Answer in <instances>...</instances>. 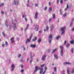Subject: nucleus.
Listing matches in <instances>:
<instances>
[{
  "instance_id": "56",
  "label": "nucleus",
  "mask_w": 74,
  "mask_h": 74,
  "mask_svg": "<svg viewBox=\"0 0 74 74\" xmlns=\"http://www.w3.org/2000/svg\"><path fill=\"white\" fill-rule=\"evenodd\" d=\"M74 21V19H73L72 20H71V22H73Z\"/></svg>"
},
{
  "instance_id": "25",
  "label": "nucleus",
  "mask_w": 74,
  "mask_h": 74,
  "mask_svg": "<svg viewBox=\"0 0 74 74\" xmlns=\"http://www.w3.org/2000/svg\"><path fill=\"white\" fill-rule=\"evenodd\" d=\"M64 17H66L67 16V13L66 12L63 15Z\"/></svg>"
},
{
  "instance_id": "10",
  "label": "nucleus",
  "mask_w": 74,
  "mask_h": 74,
  "mask_svg": "<svg viewBox=\"0 0 74 74\" xmlns=\"http://www.w3.org/2000/svg\"><path fill=\"white\" fill-rule=\"evenodd\" d=\"M5 25L6 27H8V23L7 22V20H6L5 21Z\"/></svg>"
},
{
  "instance_id": "23",
  "label": "nucleus",
  "mask_w": 74,
  "mask_h": 74,
  "mask_svg": "<svg viewBox=\"0 0 74 74\" xmlns=\"http://www.w3.org/2000/svg\"><path fill=\"white\" fill-rule=\"evenodd\" d=\"M58 49H55L53 50V51L52 52V53H54V52H55Z\"/></svg>"
},
{
  "instance_id": "62",
  "label": "nucleus",
  "mask_w": 74,
  "mask_h": 74,
  "mask_svg": "<svg viewBox=\"0 0 74 74\" xmlns=\"http://www.w3.org/2000/svg\"><path fill=\"white\" fill-rule=\"evenodd\" d=\"M44 65H41L40 67H44Z\"/></svg>"
},
{
  "instance_id": "36",
  "label": "nucleus",
  "mask_w": 74,
  "mask_h": 74,
  "mask_svg": "<svg viewBox=\"0 0 74 74\" xmlns=\"http://www.w3.org/2000/svg\"><path fill=\"white\" fill-rule=\"evenodd\" d=\"M21 54H19L18 55V58H21Z\"/></svg>"
},
{
  "instance_id": "9",
  "label": "nucleus",
  "mask_w": 74,
  "mask_h": 74,
  "mask_svg": "<svg viewBox=\"0 0 74 74\" xmlns=\"http://www.w3.org/2000/svg\"><path fill=\"white\" fill-rule=\"evenodd\" d=\"M30 47L32 48H35L36 47V44H34V45L33 44H31L30 45Z\"/></svg>"
},
{
  "instance_id": "24",
  "label": "nucleus",
  "mask_w": 74,
  "mask_h": 74,
  "mask_svg": "<svg viewBox=\"0 0 74 74\" xmlns=\"http://www.w3.org/2000/svg\"><path fill=\"white\" fill-rule=\"evenodd\" d=\"M2 34L3 36V37H5V33H4V32H3L2 33Z\"/></svg>"
},
{
  "instance_id": "60",
  "label": "nucleus",
  "mask_w": 74,
  "mask_h": 74,
  "mask_svg": "<svg viewBox=\"0 0 74 74\" xmlns=\"http://www.w3.org/2000/svg\"><path fill=\"white\" fill-rule=\"evenodd\" d=\"M38 4H35V7H38Z\"/></svg>"
},
{
  "instance_id": "19",
  "label": "nucleus",
  "mask_w": 74,
  "mask_h": 74,
  "mask_svg": "<svg viewBox=\"0 0 74 74\" xmlns=\"http://www.w3.org/2000/svg\"><path fill=\"white\" fill-rule=\"evenodd\" d=\"M64 64H71L69 62H65Z\"/></svg>"
},
{
  "instance_id": "64",
  "label": "nucleus",
  "mask_w": 74,
  "mask_h": 74,
  "mask_svg": "<svg viewBox=\"0 0 74 74\" xmlns=\"http://www.w3.org/2000/svg\"><path fill=\"white\" fill-rule=\"evenodd\" d=\"M72 31H74V28H72Z\"/></svg>"
},
{
  "instance_id": "45",
  "label": "nucleus",
  "mask_w": 74,
  "mask_h": 74,
  "mask_svg": "<svg viewBox=\"0 0 74 74\" xmlns=\"http://www.w3.org/2000/svg\"><path fill=\"white\" fill-rule=\"evenodd\" d=\"M51 2H49V6H51Z\"/></svg>"
},
{
  "instance_id": "47",
  "label": "nucleus",
  "mask_w": 74,
  "mask_h": 74,
  "mask_svg": "<svg viewBox=\"0 0 74 74\" xmlns=\"http://www.w3.org/2000/svg\"><path fill=\"white\" fill-rule=\"evenodd\" d=\"M42 30H41V31H39V33H42Z\"/></svg>"
},
{
  "instance_id": "53",
  "label": "nucleus",
  "mask_w": 74,
  "mask_h": 74,
  "mask_svg": "<svg viewBox=\"0 0 74 74\" xmlns=\"http://www.w3.org/2000/svg\"><path fill=\"white\" fill-rule=\"evenodd\" d=\"M23 67H24V66H23V65H21V67L22 68H23Z\"/></svg>"
},
{
  "instance_id": "38",
  "label": "nucleus",
  "mask_w": 74,
  "mask_h": 74,
  "mask_svg": "<svg viewBox=\"0 0 74 74\" xmlns=\"http://www.w3.org/2000/svg\"><path fill=\"white\" fill-rule=\"evenodd\" d=\"M60 3L61 4H63V0H61L60 1Z\"/></svg>"
},
{
  "instance_id": "35",
  "label": "nucleus",
  "mask_w": 74,
  "mask_h": 74,
  "mask_svg": "<svg viewBox=\"0 0 74 74\" xmlns=\"http://www.w3.org/2000/svg\"><path fill=\"white\" fill-rule=\"evenodd\" d=\"M71 52L72 53H73V48H72L71 49Z\"/></svg>"
},
{
  "instance_id": "48",
  "label": "nucleus",
  "mask_w": 74,
  "mask_h": 74,
  "mask_svg": "<svg viewBox=\"0 0 74 74\" xmlns=\"http://www.w3.org/2000/svg\"><path fill=\"white\" fill-rule=\"evenodd\" d=\"M51 18H50L49 19V22H51Z\"/></svg>"
},
{
  "instance_id": "32",
  "label": "nucleus",
  "mask_w": 74,
  "mask_h": 74,
  "mask_svg": "<svg viewBox=\"0 0 74 74\" xmlns=\"http://www.w3.org/2000/svg\"><path fill=\"white\" fill-rule=\"evenodd\" d=\"M30 57H31V58L32 59H33V57H32V53H30Z\"/></svg>"
},
{
  "instance_id": "7",
  "label": "nucleus",
  "mask_w": 74,
  "mask_h": 74,
  "mask_svg": "<svg viewBox=\"0 0 74 74\" xmlns=\"http://www.w3.org/2000/svg\"><path fill=\"white\" fill-rule=\"evenodd\" d=\"M32 39L30 38H29H29H28L26 41V42H25V43L26 44H27V42H30V41H31V39Z\"/></svg>"
},
{
  "instance_id": "51",
  "label": "nucleus",
  "mask_w": 74,
  "mask_h": 74,
  "mask_svg": "<svg viewBox=\"0 0 74 74\" xmlns=\"http://www.w3.org/2000/svg\"><path fill=\"white\" fill-rule=\"evenodd\" d=\"M3 5H4L3 3H1L0 5V6H2Z\"/></svg>"
},
{
  "instance_id": "50",
  "label": "nucleus",
  "mask_w": 74,
  "mask_h": 74,
  "mask_svg": "<svg viewBox=\"0 0 74 74\" xmlns=\"http://www.w3.org/2000/svg\"><path fill=\"white\" fill-rule=\"evenodd\" d=\"M47 52L49 53V52H50V50L49 49L47 50Z\"/></svg>"
},
{
  "instance_id": "52",
  "label": "nucleus",
  "mask_w": 74,
  "mask_h": 74,
  "mask_svg": "<svg viewBox=\"0 0 74 74\" xmlns=\"http://www.w3.org/2000/svg\"><path fill=\"white\" fill-rule=\"evenodd\" d=\"M46 72V70H45L42 73V74H44Z\"/></svg>"
},
{
  "instance_id": "40",
  "label": "nucleus",
  "mask_w": 74,
  "mask_h": 74,
  "mask_svg": "<svg viewBox=\"0 0 74 74\" xmlns=\"http://www.w3.org/2000/svg\"><path fill=\"white\" fill-rule=\"evenodd\" d=\"M25 22H27V18L26 17H25Z\"/></svg>"
},
{
  "instance_id": "54",
  "label": "nucleus",
  "mask_w": 74,
  "mask_h": 74,
  "mask_svg": "<svg viewBox=\"0 0 74 74\" xmlns=\"http://www.w3.org/2000/svg\"><path fill=\"white\" fill-rule=\"evenodd\" d=\"M5 46V44H2V47H4Z\"/></svg>"
},
{
  "instance_id": "30",
  "label": "nucleus",
  "mask_w": 74,
  "mask_h": 74,
  "mask_svg": "<svg viewBox=\"0 0 74 74\" xmlns=\"http://www.w3.org/2000/svg\"><path fill=\"white\" fill-rule=\"evenodd\" d=\"M38 69H35V70H34V72L33 73V74H34V73H36V72H37V71H38Z\"/></svg>"
},
{
  "instance_id": "18",
  "label": "nucleus",
  "mask_w": 74,
  "mask_h": 74,
  "mask_svg": "<svg viewBox=\"0 0 74 74\" xmlns=\"http://www.w3.org/2000/svg\"><path fill=\"white\" fill-rule=\"evenodd\" d=\"M41 38H39L38 39L37 42H38V43H40L41 42Z\"/></svg>"
},
{
  "instance_id": "12",
  "label": "nucleus",
  "mask_w": 74,
  "mask_h": 74,
  "mask_svg": "<svg viewBox=\"0 0 74 74\" xmlns=\"http://www.w3.org/2000/svg\"><path fill=\"white\" fill-rule=\"evenodd\" d=\"M40 70V74H41L43 72L44 69H43V68L42 67Z\"/></svg>"
},
{
  "instance_id": "49",
  "label": "nucleus",
  "mask_w": 74,
  "mask_h": 74,
  "mask_svg": "<svg viewBox=\"0 0 74 74\" xmlns=\"http://www.w3.org/2000/svg\"><path fill=\"white\" fill-rule=\"evenodd\" d=\"M59 0H57V3L59 4Z\"/></svg>"
},
{
  "instance_id": "43",
  "label": "nucleus",
  "mask_w": 74,
  "mask_h": 74,
  "mask_svg": "<svg viewBox=\"0 0 74 74\" xmlns=\"http://www.w3.org/2000/svg\"><path fill=\"white\" fill-rule=\"evenodd\" d=\"M38 66H36L35 67V69H36V70L38 69Z\"/></svg>"
},
{
  "instance_id": "58",
  "label": "nucleus",
  "mask_w": 74,
  "mask_h": 74,
  "mask_svg": "<svg viewBox=\"0 0 74 74\" xmlns=\"http://www.w3.org/2000/svg\"><path fill=\"white\" fill-rule=\"evenodd\" d=\"M66 44V40H65L64 42V44Z\"/></svg>"
},
{
  "instance_id": "14",
  "label": "nucleus",
  "mask_w": 74,
  "mask_h": 74,
  "mask_svg": "<svg viewBox=\"0 0 74 74\" xmlns=\"http://www.w3.org/2000/svg\"><path fill=\"white\" fill-rule=\"evenodd\" d=\"M14 25L13 26V27L14 29V30H15V29H16V24H15V23H14Z\"/></svg>"
},
{
  "instance_id": "8",
  "label": "nucleus",
  "mask_w": 74,
  "mask_h": 74,
  "mask_svg": "<svg viewBox=\"0 0 74 74\" xmlns=\"http://www.w3.org/2000/svg\"><path fill=\"white\" fill-rule=\"evenodd\" d=\"M50 27V31L51 32H52V30H53V25H51Z\"/></svg>"
},
{
  "instance_id": "33",
  "label": "nucleus",
  "mask_w": 74,
  "mask_h": 74,
  "mask_svg": "<svg viewBox=\"0 0 74 74\" xmlns=\"http://www.w3.org/2000/svg\"><path fill=\"white\" fill-rule=\"evenodd\" d=\"M71 73H72V74H73L74 73V69H72V71H71Z\"/></svg>"
},
{
  "instance_id": "46",
  "label": "nucleus",
  "mask_w": 74,
  "mask_h": 74,
  "mask_svg": "<svg viewBox=\"0 0 74 74\" xmlns=\"http://www.w3.org/2000/svg\"><path fill=\"white\" fill-rule=\"evenodd\" d=\"M21 73H23V72H24V70H23V69H22L21 71Z\"/></svg>"
},
{
  "instance_id": "31",
  "label": "nucleus",
  "mask_w": 74,
  "mask_h": 74,
  "mask_svg": "<svg viewBox=\"0 0 74 74\" xmlns=\"http://www.w3.org/2000/svg\"><path fill=\"white\" fill-rule=\"evenodd\" d=\"M72 24H73V22H71L69 25L70 27H71V25H72Z\"/></svg>"
},
{
  "instance_id": "17",
  "label": "nucleus",
  "mask_w": 74,
  "mask_h": 74,
  "mask_svg": "<svg viewBox=\"0 0 74 74\" xmlns=\"http://www.w3.org/2000/svg\"><path fill=\"white\" fill-rule=\"evenodd\" d=\"M54 58H55L56 59H58V57L56 56L55 54H54Z\"/></svg>"
},
{
  "instance_id": "37",
  "label": "nucleus",
  "mask_w": 74,
  "mask_h": 74,
  "mask_svg": "<svg viewBox=\"0 0 74 74\" xmlns=\"http://www.w3.org/2000/svg\"><path fill=\"white\" fill-rule=\"evenodd\" d=\"M44 10H45V11H46V10H47V7L46 6L44 8Z\"/></svg>"
},
{
  "instance_id": "21",
  "label": "nucleus",
  "mask_w": 74,
  "mask_h": 74,
  "mask_svg": "<svg viewBox=\"0 0 74 74\" xmlns=\"http://www.w3.org/2000/svg\"><path fill=\"white\" fill-rule=\"evenodd\" d=\"M70 43H71V44H74V40L70 41Z\"/></svg>"
},
{
  "instance_id": "39",
  "label": "nucleus",
  "mask_w": 74,
  "mask_h": 74,
  "mask_svg": "<svg viewBox=\"0 0 74 74\" xmlns=\"http://www.w3.org/2000/svg\"><path fill=\"white\" fill-rule=\"evenodd\" d=\"M69 46H70V44H68L66 45V48H68Z\"/></svg>"
},
{
  "instance_id": "6",
  "label": "nucleus",
  "mask_w": 74,
  "mask_h": 74,
  "mask_svg": "<svg viewBox=\"0 0 74 74\" xmlns=\"http://www.w3.org/2000/svg\"><path fill=\"white\" fill-rule=\"evenodd\" d=\"M46 57L47 55H46L43 56L41 58L42 60L43 61H44V60H45V58H46Z\"/></svg>"
},
{
  "instance_id": "63",
  "label": "nucleus",
  "mask_w": 74,
  "mask_h": 74,
  "mask_svg": "<svg viewBox=\"0 0 74 74\" xmlns=\"http://www.w3.org/2000/svg\"><path fill=\"white\" fill-rule=\"evenodd\" d=\"M14 40H13L12 42H11V43H13V42H14Z\"/></svg>"
},
{
  "instance_id": "5",
  "label": "nucleus",
  "mask_w": 74,
  "mask_h": 74,
  "mask_svg": "<svg viewBox=\"0 0 74 74\" xmlns=\"http://www.w3.org/2000/svg\"><path fill=\"white\" fill-rule=\"evenodd\" d=\"M39 29V26L38 25H36L35 27L34 30L36 32H37Z\"/></svg>"
},
{
  "instance_id": "57",
  "label": "nucleus",
  "mask_w": 74,
  "mask_h": 74,
  "mask_svg": "<svg viewBox=\"0 0 74 74\" xmlns=\"http://www.w3.org/2000/svg\"><path fill=\"white\" fill-rule=\"evenodd\" d=\"M1 13H2V14H4V12H3L2 11H1Z\"/></svg>"
},
{
  "instance_id": "3",
  "label": "nucleus",
  "mask_w": 74,
  "mask_h": 74,
  "mask_svg": "<svg viewBox=\"0 0 74 74\" xmlns=\"http://www.w3.org/2000/svg\"><path fill=\"white\" fill-rule=\"evenodd\" d=\"M13 5H18L19 4V1L18 0H14L12 3Z\"/></svg>"
},
{
  "instance_id": "55",
  "label": "nucleus",
  "mask_w": 74,
  "mask_h": 74,
  "mask_svg": "<svg viewBox=\"0 0 74 74\" xmlns=\"http://www.w3.org/2000/svg\"><path fill=\"white\" fill-rule=\"evenodd\" d=\"M67 8H66L65 9H64V11H67Z\"/></svg>"
},
{
  "instance_id": "42",
  "label": "nucleus",
  "mask_w": 74,
  "mask_h": 74,
  "mask_svg": "<svg viewBox=\"0 0 74 74\" xmlns=\"http://www.w3.org/2000/svg\"><path fill=\"white\" fill-rule=\"evenodd\" d=\"M32 36H33V34H31V36L29 37L30 38L32 39Z\"/></svg>"
},
{
  "instance_id": "59",
  "label": "nucleus",
  "mask_w": 74,
  "mask_h": 74,
  "mask_svg": "<svg viewBox=\"0 0 74 74\" xmlns=\"http://www.w3.org/2000/svg\"><path fill=\"white\" fill-rule=\"evenodd\" d=\"M21 62H23V59H21L20 60Z\"/></svg>"
},
{
  "instance_id": "41",
  "label": "nucleus",
  "mask_w": 74,
  "mask_h": 74,
  "mask_svg": "<svg viewBox=\"0 0 74 74\" xmlns=\"http://www.w3.org/2000/svg\"><path fill=\"white\" fill-rule=\"evenodd\" d=\"M66 8H67V9H69V4H67V5H66Z\"/></svg>"
},
{
  "instance_id": "16",
  "label": "nucleus",
  "mask_w": 74,
  "mask_h": 74,
  "mask_svg": "<svg viewBox=\"0 0 74 74\" xmlns=\"http://www.w3.org/2000/svg\"><path fill=\"white\" fill-rule=\"evenodd\" d=\"M29 27V24H27V27L25 30H24V31H25V30H27L28 29V27Z\"/></svg>"
},
{
  "instance_id": "15",
  "label": "nucleus",
  "mask_w": 74,
  "mask_h": 74,
  "mask_svg": "<svg viewBox=\"0 0 74 74\" xmlns=\"http://www.w3.org/2000/svg\"><path fill=\"white\" fill-rule=\"evenodd\" d=\"M35 39H33L32 41H36L37 39V38L36 37H34Z\"/></svg>"
},
{
  "instance_id": "34",
  "label": "nucleus",
  "mask_w": 74,
  "mask_h": 74,
  "mask_svg": "<svg viewBox=\"0 0 74 74\" xmlns=\"http://www.w3.org/2000/svg\"><path fill=\"white\" fill-rule=\"evenodd\" d=\"M5 44L6 46H7L8 45V42L7 41L5 42Z\"/></svg>"
},
{
  "instance_id": "1",
  "label": "nucleus",
  "mask_w": 74,
  "mask_h": 74,
  "mask_svg": "<svg viewBox=\"0 0 74 74\" xmlns=\"http://www.w3.org/2000/svg\"><path fill=\"white\" fill-rule=\"evenodd\" d=\"M60 48L61 49V51H60L61 55L62 56H63V49H64V47L62 46V45H61L60 46Z\"/></svg>"
},
{
  "instance_id": "29",
  "label": "nucleus",
  "mask_w": 74,
  "mask_h": 74,
  "mask_svg": "<svg viewBox=\"0 0 74 74\" xmlns=\"http://www.w3.org/2000/svg\"><path fill=\"white\" fill-rule=\"evenodd\" d=\"M53 19H55V14H53Z\"/></svg>"
},
{
  "instance_id": "11",
  "label": "nucleus",
  "mask_w": 74,
  "mask_h": 74,
  "mask_svg": "<svg viewBox=\"0 0 74 74\" xmlns=\"http://www.w3.org/2000/svg\"><path fill=\"white\" fill-rule=\"evenodd\" d=\"M11 68L12 69H11L12 71H14V67H15V66L14 65H12L11 66Z\"/></svg>"
},
{
  "instance_id": "4",
  "label": "nucleus",
  "mask_w": 74,
  "mask_h": 74,
  "mask_svg": "<svg viewBox=\"0 0 74 74\" xmlns=\"http://www.w3.org/2000/svg\"><path fill=\"white\" fill-rule=\"evenodd\" d=\"M66 29V27H64L60 29L61 30V34H63L65 32L64 30Z\"/></svg>"
},
{
  "instance_id": "22",
  "label": "nucleus",
  "mask_w": 74,
  "mask_h": 74,
  "mask_svg": "<svg viewBox=\"0 0 74 74\" xmlns=\"http://www.w3.org/2000/svg\"><path fill=\"white\" fill-rule=\"evenodd\" d=\"M60 38V36H58L56 38V39L57 40H59V39Z\"/></svg>"
},
{
  "instance_id": "13",
  "label": "nucleus",
  "mask_w": 74,
  "mask_h": 74,
  "mask_svg": "<svg viewBox=\"0 0 74 74\" xmlns=\"http://www.w3.org/2000/svg\"><path fill=\"white\" fill-rule=\"evenodd\" d=\"M38 15V13L37 12H36L35 14V19H37V16Z\"/></svg>"
},
{
  "instance_id": "61",
  "label": "nucleus",
  "mask_w": 74,
  "mask_h": 74,
  "mask_svg": "<svg viewBox=\"0 0 74 74\" xmlns=\"http://www.w3.org/2000/svg\"><path fill=\"white\" fill-rule=\"evenodd\" d=\"M60 12V14L61 15H62V12Z\"/></svg>"
},
{
  "instance_id": "28",
  "label": "nucleus",
  "mask_w": 74,
  "mask_h": 74,
  "mask_svg": "<svg viewBox=\"0 0 74 74\" xmlns=\"http://www.w3.org/2000/svg\"><path fill=\"white\" fill-rule=\"evenodd\" d=\"M69 73V69L68 68L67 69V73H68V74H70Z\"/></svg>"
},
{
  "instance_id": "26",
  "label": "nucleus",
  "mask_w": 74,
  "mask_h": 74,
  "mask_svg": "<svg viewBox=\"0 0 74 74\" xmlns=\"http://www.w3.org/2000/svg\"><path fill=\"white\" fill-rule=\"evenodd\" d=\"M54 71H55L56 72V70H57V68H56V67L54 68Z\"/></svg>"
},
{
  "instance_id": "20",
  "label": "nucleus",
  "mask_w": 74,
  "mask_h": 74,
  "mask_svg": "<svg viewBox=\"0 0 74 74\" xmlns=\"http://www.w3.org/2000/svg\"><path fill=\"white\" fill-rule=\"evenodd\" d=\"M49 11L50 12H51L52 11V7H51L49 8Z\"/></svg>"
},
{
  "instance_id": "2",
  "label": "nucleus",
  "mask_w": 74,
  "mask_h": 74,
  "mask_svg": "<svg viewBox=\"0 0 74 74\" xmlns=\"http://www.w3.org/2000/svg\"><path fill=\"white\" fill-rule=\"evenodd\" d=\"M53 39L52 35V34H50L49 37V43H51V41H52Z\"/></svg>"
},
{
  "instance_id": "27",
  "label": "nucleus",
  "mask_w": 74,
  "mask_h": 74,
  "mask_svg": "<svg viewBox=\"0 0 74 74\" xmlns=\"http://www.w3.org/2000/svg\"><path fill=\"white\" fill-rule=\"evenodd\" d=\"M46 30L47 31H48V30H49V27H48V26H47L46 27Z\"/></svg>"
},
{
  "instance_id": "44",
  "label": "nucleus",
  "mask_w": 74,
  "mask_h": 74,
  "mask_svg": "<svg viewBox=\"0 0 74 74\" xmlns=\"http://www.w3.org/2000/svg\"><path fill=\"white\" fill-rule=\"evenodd\" d=\"M14 37H12L10 39V40L11 41H12L13 40H14Z\"/></svg>"
}]
</instances>
